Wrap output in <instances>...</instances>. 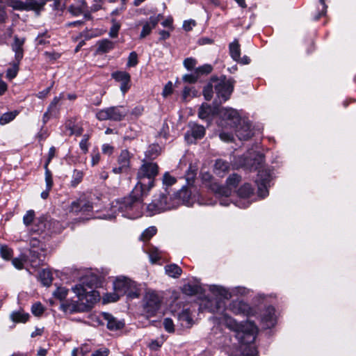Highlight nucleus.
<instances>
[{"label":"nucleus","mask_w":356,"mask_h":356,"mask_svg":"<svg viewBox=\"0 0 356 356\" xmlns=\"http://www.w3.org/2000/svg\"><path fill=\"white\" fill-rule=\"evenodd\" d=\"M210 291L216 296L213 298H206L200 304V308L207 309L209 312L220 314L219 317H212L213 323L224 324L235 333V337L241 343L240 354L236 356H256L257 350L252 346L258 331L253 322L246 321L243 323H237L234 318L225 313V302L222 298L227 299L230 295L223 287L213 285Z\"/></svg>","instance_id":"f257e3e1"},{"label":"nucleus","mask_w":356,"mask_h":356,"mask_svg":"<svg viewBox=\"0 0 356 356\" xmlns=\"http://www.w3.org/2000/svg\"><path fill=\"white\" fill-rule=\"evenodd\" d=\"M159 173V165L152 161L144 159L138 170V182L129 196L117 200L112 203L113 213H121L122 216L131 219L140 217L142 214L143 198L154 186L155 177Z\"/></svg>","instance_id":"f03ea898"},{"label":"nucleus","mask_w":356,"mask_h":356,"mask_svg":"<svg viewBox=\"0 0 356 356\" xmlns=\"http://www.w3.org/2000/svg\"><path fill=\"white\" fill-rule=\"evenodd\" d=\"M113 293H106L103 296L104 303L113 302L121 296H127L129 298H136L140 296V290L136 283L125 276H118L113 282Z\"/></svg>","instance_id":"7ed1b4c3"},{"label":"nucleus","mask_w":356,"mask_h":356,"mask_svg":"<svg viewBox=\"0 0 356 356\" xmlns=\"http://www.w3.org/2000/svg\"><path fill=\"white\" fill-rule=\"evenodd\" d=\"M264 161V156L260 153L252 155L250 158H245L244 165L252 170H258L256 183L258 186V195L261 198L268 195V187L271 179L270 171L266 168H261Z\"/></svg>","instance_id":"20e7f679"},{"label":"nucleus","mask_w":356,"mask_h":356,"mask_svg":"<svg viewBox=\"0 0 356 356\" xmlns=\"http://www.w3.org/2000/svg\"><path fill=\"white\" fill-rule=\"evenodd\" d=\"M99 282L98 276L92 274L88 275L84 277L81 283L76 284L72 290L79 300L94 304L99 299V292L95 290Z\"/></svg>","instance_id":"39448f33"},{"label":"nucleus","mask_w":356,"mask_h":356,"mask_svg":"<svg viewBox=\"0 0 356 356\" xmlns=\"http://www.w3.org/2000/svg\"><path fill=\"white\" fill-rule=\"evenodd\" d=\"M176 207L172 197L169 194L160 193L154 196L152 202L147 207V211L150 216L161 213Z\"/></svg>","instance_id":"423d86ee"},{"label":"nucleus","mask_w":356,"mask_h":356,"mask_svg":"<svg viewBox=\"0 0 356 356\" xmlns=\"http://www.w3.org/2000/svg\"><path fill=\"white\" fill-rule=\"evenodd\" d=\"M128 113L129 110L125 106H115L99 110L96 113V118L100 121H121Z\"/></svg>","instance_id":"0eeeda50"},{"label":"nucleus","mask_w":356,"mask_h":356,"mask_svg":"<svg viewBox=\"0 0 356 356\" xmlns=\"http://www.w3.org/2000/svg\"><path fill=\"white\" fill-rule=\"evenodd\" d=\"M214 89L219 99L226 102L229 99L234 90L235 81L232 79H227L225 76L220 78L213 76Z\"/></svg>","instance_id":"6e6552de"},{"label":"nucleus","mask_w":356,"mask_h":356,"mask_svg":"<svg viewBox=\"0 0 356 356\" xmlns=\"http://www.w3.org/2000/svg\"><path fill=\"white\" fill-rule=\"evenodd\" d=\"M162 299L154 291H147L143 298V310L148 317L154 316L161 307Z\"/></svg>","instance_id":"1a4fd4ad"},{"label":"nucleus","mask_w":356,"mask_h":356,"mask_svg":"<svg viewBox=\"0 0 356 356\" xmlns=\"http://www.w3.org/2000/svg\"><path fill=\"white\" fill-rule=\"evenodd\" d=\"M241 178L237 174H232L227 179L226 186H221L217 183H212L210 189L219 196L228 197L232 194V190L235 189Z\"/></svg>","instance_id":"9d476101"},{"label":"nucleus","mask_w":356,"mask_h":356,"mask_svg":"<svg viewBox=\"0 0 356 356\" xmlns=\"http://www.w3.org/2000/svg\"><path fill=\"white\" fill-rule=\"evenodd\" d=\"M228 309L236 315L250 316L254 315L253 309L247 302L241 300H235L230 302Z\"/></svg>","instance_id":"9b49d317"},{"label":"nucleus","mask_w":356,"mask_h":356,"mask_svg":"<svg viewBox=\"0 0 356 356\" xmlns=\"http://www.w3.org/2000/svg\"><path fill=\"white\" fill-rule=\"evenodd\" d=\"M235 130L236 136L239 140H248L253 135L250 122L244 119H241V122H238L236 125L233 127Z\"/></svg>","instance_id":"f8f14e48"},{"label":"nucleus","mask_w":356,"mask_h":356,"mask_svg":"<svg viewBox=\"0 0 356 356\" xmlns=\"http://www.w3.org/2000/svg\"><path fill=\"white\" fill-rule=\"evenodd\" d=\"M99 318L102 324H106L107 328L110 330H118L122 329L124 324L122 321L117 320L111 314L102 312L99 314Z\"/></svg>","instance_id":"ddd939ff"},{"label":"nucleus","mask_w":356,"mask_h":356,"mask_svg":"<svg viewBox=\"0 0 356 356\" xmlns=\"http://www.w3.org/2000/svg\"><path fill=\"white\" fill-rule=\"evenodd\" d=\"M93 304L87 303L86 301H81L78 299L75 300H67L62 305L65 312L70 313L81 312H84L87 309L91 307Z\"/></svg>","instance_id":"4468645a"},{"label":"nucleus","mask_w":356,"mask_h":356,"mask_svg":"<svg viewBox=\"0 0 356 356\" xmlns=\"http://www.w3.org/2000/svg\"><path fill=\"white\" fill-rule=\"evenodd\" d=\"M220 115L222 120L227 122V124L231 127L236 125L238 122H241L242 119L238 111L231 108H224L220 111Z\"/></svg>","instance_id":"2eb2a0df"},{"label":"nucleus","mask_w":356,"mask_h":356,"mask_svg":"<svg viewBox=\"0 0 356 356\" xmlns=\"http://www.w3.org/2000/svg\"><path fill=\"white\" fill-rule=\"evenodd\" d=\"M111 76L115 81L120 83V90L125 94L130 88L131 76L124 71H117L111 74Z\"/></svg>","instance_id":"dca6fc26"},{"label":"nucleus","mask_w":356,"mask_h":356,"mask_svg":"<svg viewBox=\"0 0 356 356\" xmlns=\"http://www.w3.org/2000/svg\"><path fill=\"white\" fill-rule=\"evenodd\" d=\"M261 321L264 328L268 329L273 327L276 323L275 308L271 306L267 307L261 314Z\"/></svg>","instance_id":"f3484780"},{"label":"nucleus","mask_w":356,"mask_h":356,"mask_svg":"<svg viewBox=\"0 0 356 356\" xmlns=\"http://www.w3.org/2000/svg\"><path fill=\"white\" fill-rule=\"evenodd\" d=\"M191 131H188L185 135V138L188 143H192V140L190 138L191 136L194 139H200L205 135V128L197 124H191L190 125Z\"/></svg>","instance_id":"a211bd4d"},{"label":"nucleus","mask_w":356,"mask_h":356,"mask_svg":"<svg viewBox=\"0 0 356 356\" xmlns=\"http://www.w3.org/2000/svg\"><path fill=\"white\" fill-rule=\"evenodd\" d=\"M25 39L18 38L17 36L14 37V42L11 45L12 50L15 52V60L17 62H20L24 56L23 45L24 44Z\"/></svg>","instance_id":"6ab92c4d"},{"label":"nucleus","mask_w":356,"mask_h":356,"mask_svg":"<svg viewBox=\"0 0 356 356\" xmlns=\"http://www.w3.org/2000/svg\"><path fill=\"white\" fill-rule=\"evenodd\" d=\"M229 162L222 159H218L215 162L213 170L216 175L223 177L225 174L229 171Z\"/></svg>","instance_id":"aec40b11"},{"label":"nucleus","mask_w":356,"mask_h":356,"mask_svg":"<svg viewBox=\"0 0 356 356\" xmlns=\"http://www.w3.org/2000/svg\"><path fill=\"white\" fill-rule=\"evenodd\" d=\"M30 262L31 263L32 266L38 267L41 265H43L44 261V255L39 253L38 250H30Z\"/></svg>","instance_id":"412c9836"},{"label":"nucleus","mask_w":356,"mask_h":356,"mask_svg":"<svg viewBox=\"0 0 356 356\" xmlns=\"http://www.w3.org/2000/svg\"><path fill=\"white\" fill-rule=\"evenodd\" d=\"M97 44V51L99 54L107 53L114 48V42L108 39L99 40Z\"/></svg>","instance_id":"4be33fe9"},{"label":"nucleus","mask_w":356,"mask_h":356,"mask_svg":"<svg viewBox=\"0 0 356 356\" xmlns=\"http://www.w3.org/2000/svg\"><path fill=\"white\" fill-rule=\"evenodd\" d=\"M161 148L159 145L153 144L149 145L145 152L146 160L152 161L155 159L161 153Z\"/></svg>","instance_id":"5701e85b"},{"label":"nucleus","mask_w":356,"mask_h":356,"mask_svg":"<svg viewBox=\"0 0 356 356\" xmlns=\"http://www.w3.org/2000/svg\"><path fill=\"white\" fill-rule=\"evenodd\" d=\"M178 320L181 323V325L185 327H189L192 325L193 319L188 309L183 310L178 316Z\"/></svg>","instance_id":"b1692460"},{"label":"nucleus","mask_w":356,"mask_h":356,"mask_svg":"<svg viewBox=\"0 0 356 356\" xmlns=\"http://www.w3.org/2000/svg\"><path fill=\"white\" fill-rule=\"evenodd\" d=\"M229 52L231 57L236 61H239L241 58L240 45L237 40H235L229 44Z\"/></svg>","instance_id":"393cba45"},{"label":"nucleus","mask_w":356,"mask_h":356,"mask_svg":"<svg viewBox=\"0 0 356 356\" xmlns=\"http://www.w3.org/2000/svg\"><path fill=\"white\" fill-rule=\"evenodd\" d=\"M254 193V189L249 184H245L238 190V195L241 199L250 197Z\"/></svg>","instance_id":"a878e982"},{"label":"nucleus","mask_w":356,"mask_h":356,"mask_svg":"<svg viewBox=\"0 0 356 356\" xmlns=\"http://www.w3.org/2000/svg\"><path fill=\"white\" fill-rule=\"evenodd\" d=\"M214 109L207 104H202L199 109L198 116L200 118L204 120L214 113Z\"/></svg>","instance_id":"bb28decb"},{"label":"nucleus","mask_w":356,"mask_h":356,"mask_svg":"<svg viewBox=\"0 0 356 356\" xmlns=\"http://www.w3.org/2000/svg\"><path fill=\"white\" fill-rule=\"evenodd\" d=\"M183 292L188 296H193L201 292L202 288L198 284H186L182 289Z\"/></svg>","instance_id":"cd10ccee"},{"label":"nucleus","mask_w":356,"mask_h":356,"mask_svg":"<svg viewBox=\"0 0 356 356\" xmlns=\"http://www.w3.org/2000/svg\"><path fill=\"white\" fill-rule=\"evenodd\" d=\"M165 270L167 275L172 277H178L182 272L181 268L175 264L165 266Z\"/></svg>","instance_id":"c85d7f7f"},{"label":"nucleus","mask_w":356,"mask_h":356,"mask_svg":"<svg viewBox=\"0 0 356 356\" xmlns=\"http://www.w3.org/2000/svg\"><path fill=\"white\" fill-rule=\"evenodd\" d=\"M118 163L129 170L130 163V154L127 150H122L118 158Z\"/></svg>","instance_id":"c756f323"},{"label":"nucleus","mask_w":356,"mask_h":356,"mask_svg":"<svg viewBox=\"0 0 356 356\" xmlns=\"http://www.w3.org/2000/svg\"><path fill=\"white\" fill-rule=\"evenodd\" d=\"M87 8V3L85 1H82L80 5L74 6L72 5L69 7V11L74 16H78L83 13H85Z\"/></svg>","instance_id":"7c9ffc66"},{"label":"nucleus","mask_w":356,"mask_h":356,"mask_svg":"<svg viewBox=\"0 0 356 356\" xmlns=\"http://www.w3.org/2000/svg\"><path fill=\"white\" fill-rule=\"evenodd\" d=\"M39 277L44 286H49L52 282V275L49 270H42L40 274Z\"/></svg>","instance_id":"2f4dec72"},{"label":"nucleus","mask_w":356,"mask_h":356,"mask_svg":"<svg viewBox=\"0 0 356 356\" xmlns=\"http://www.w3.org/2000/svg\"><path fill=\"white\" fill-rule=\"evenodd\" d=\"M18 115V111H14L3 113L0 117V124L4 125L13 120Z\"/></svg>","instance_id":"473e14b6"},{"label":"nucleus","mask_w":356,"mask_h":356,"mask_svg":"<svg viewBox=\"0 0 356 356\" xmlns=\"http://www.w3.org/2000/svg\"><path fill=\"white\" fill-rule=\"evenodd\" d=\"M156 26H153V24L151 22V20L149 19L148 21L145 22L143 24L142 31L140 34V38H145L146 36L149 35L152 32V30L154 29Z\"/></svg>","instance_id":"72a5a7b5"},{"label":"nucleus","mask_w":356,"mask_h":356,"mask_svg":"<svg viewBox=\"0 0 356 356\" xmlns=\"http://www.w3.org/2000/svg\"><path fill=\"white\" fill-rule=\"evenodd\" d=\"M213 76L211 79L209 83L204 87L203 90V95L207 100H211L213 97V89L214 88Z\"/></svg>","instance_id":"f704fd0d"},{"label":"nucleus","mask_w":356,"mask_h":356,"mask_svg":"<svg viewBox=\"0 0 356 356\" xmlns=\"http://www.w3.org/2000/svg\"><path fill=\"white\" fill-rule=\"evenodd\" d=\"M10 317L15 322L25 323L29 319V315L26 313L15 312L12 313Z\"/></svg>","instance_id":"c9c22d12"},{"label":"nucleus","mask_w":356,"mask_h":356,"mask_svg":"<svg viewBox=\"0 0 356 356\" xmlns=\"http://www.w3.org/2000/svg\"><path fill=\"white\" fill-rule=\"evenodd\" d=\"M19 63H20V62H17V60H15L13 61V63L12 64V67L7 70V72H6L7 78H8L9 79H13V78H15L17 76V72L19 71Z\"/></svg>","instance_id":"e433bc0d"},{"label":"nucleus","mask_w":356,"mask_h":356,"mask_svg":"<svg viewBox=\"0 0 356 356\" xmlns=\"http://www.w3.org/2000/svg\"><path fill=\"white\" fill-rule=\"evenodd\" d=\"M156 233V228L154 226L147 228L141 234L140 239L143 241L149 240Z\"/></svg>","instance_id":"4c0bfd02"},{"label":"nucleus","mask_w":356,"mask_h":356,"mask_svg":"<svg viewBox=\"0 0 356 356\" xmlns=\"http://www.w3.org/2000/svg\"><path fill=\"white\" fill-rule=\"evenodd\" d=\"M213 70V67L209 64H204L195 69V74L200 77L203 74H208Z\"/></svg>","instance_id":"58836bf2"},{"label":"nucleus","mask_w":356,"mask_h":356,"mask_svg":"<svg viewBox=\"0 0 356 356\" xmlns=\"http://www.w3.org/2000/svg\"><path fill=\"white\" fill-rule=\"evenodd\" d=\"M148 254L150 261L152 263H156L158 260L161 259V252L156 248H150L148 250Z\"/></svg>","instance_id":"ea45409f"},{"label":"nucleus","mask_w":356,"mask_h":356,"mask_svg":"<svg viewBox=\"0 0 356 356\" xmlns=\"http://www.w3.org/2000/svg\"><path fill=\"white\" fill-rule=\"evenodd\" d=\"M26 7V10H39L43 6L44 3H40L35 0H27L24 2Z\"/></svg>","instance_id":"a19ab883"},{"label":"nucleus","mask_w":356,"mask_h":356,"mask_svg":"<svg viewBox=\"0 0 356 356\" xmlns=\"http://www.w3.org/2000/svg\"><path fill=\"white\" fill-rule=\"evenodd\" d=\"M176 181L177 179L174 177L171 176L168 172H165L163 175L162 183L165 186H171L175 184Z\"/></svg>","instance_id":"79ce46f5"},{"label":"nucleus","mask_w":356,"mask_h":356,"mask_svg":"<svg viewBox=\"0 0 356 356\" xmlns=\"http://www.w3.org/2000/svg\"><path fill=\"white\" fill-rule=\"evenodd\" d=\"M60 97H55L48 107V112H50V115H56L58 112L57 105L60 100Z\"/></svg>","instance_id":"37998d69"},{"label":"nucleus","mask_w":356,"mask_h":356,"mask_svg":"<svg viewBox=\"0 0 356 356\" xmlns=\"http://www.w3.org/2000/svg\"><path fill=\"white\" fill-rule=\"evenodd\" d=\"M112 26L109 31V36L114 38L118 36V31L120 29V24L116 21L115 19H111Z\"/></svg>","instance_id":"c03bdc74"},{"label":"nucleus","mask_w":356,"mask_h":356,"mask_svg":"<svg viewBox=\"0 0 356 356\" xmlns=\"http://www.w3.org/2000/svg\"><path fill=\"white\" fill-rule=\"evenodd\" d=\"M68 290L65 287H57L55 291L53 293L55 298L62 300L65 299L67 295Z\"/></svg>","instance_id":"a18cd8bd"},{"label":"nucleus","mask_w":356,"mask_h":356,"mask_svg":"<svg viewBox=\"0 0 356 356\" xmlns=\"http://www.w3.org/2000/svg\"><path fill=\"white\" fill-rule=\"evenodd\" d=\"M9 6L15 10H26V4L24 2L19 0H12L9 3Z\"/></svg>","instance_id":"49530a36"},{"label":"nucleus","mask_w":356,"mask_h":356,"mask_svg":"<svg viewBox=\"0 0 356 356\" xmlns=\"http://www.w3.org/2000/svg\"><path fill=\"white\" fill-rule=\"evenodd\" d=\"M197 63V61L195 58L190 57L184 59L183 64L184 66L188 70H192L195 69V67L196 66Z\"/></svg>","instance_id":"de8ad7c7"},{"label":"nucleus","mask_w":356,"mask_h":356,"mask_svg":"<svg viewBox=\"0 0 356 356\" xmlns=\"http://www.w3.org/2000/svg\"><path fill=\"white\" fill-rule=\"evenodd\" d=\"M45 182L47 190L50 191L53 185V180L51 173L47 168V163L45 164Z\"/></svg>","instance_id":"09e8293b"},{"label":"nucleus","mask_w":356,"mask_h":356,"mask_svg":"<svg viewBox=\"0 0 356 356\" xmlns=\"http://www.w3.org/2000/svg\"><path fill=\"white\" fill-rule=\"evenodd\" d=\"M49 38V35H48L47 31L40 33L38 35V37L35 38V43L37 45L45 44L46 43L48 42L47 40Z\"/></svg>","instance_id":"8fccbe9b"},{"label":"nucleus","mask_w":356,"mask_h":356,"mask_svg":"<svg viewBox=\"0 0 356 356\" xmlns=\"http://www.w3.org/2000/svg\"><path fill=\"white\" fill-rule=\"evenodd\" d=\"M44 307L40 302H36L31 307V312L36 316L42 315V314L44 312Z\"/></svg>","instance_id":"3c124183"},{"label":"nucleus","mask_w":356,"mask_h":356,"mask_svg":"<svg viewBox=\"0 0 356 356\" xmlns=\"http://www.w3.org/2000/svg\"><path fill=\"white\" fill-rule=\"evenodd\" d=\"M99 35L97 31H84L80 33V38H83L84 41L90 40L92 38L97 37Z\"/></svg>","instance_id":"603ef678"},{"label":"nucleus","mask_w":356,"mask_h":356,"mask_svg":"<svg viewBox=\"0 0 356 356\" xmlns=\"http://www.w3.org/2000/svg\"><path fill=\"white\" fill-rule=\"evenodd\" d=\"M35 212L33 210H29L23 217V222L25 225H29L33 220Z\"/></svg>","instance_id":"864d4df0"},{"label":"nucleus","mask_w":356,"mask_h":356,"mask_svg":"<svg viewBox=\"0 0 356 356\" xmlns=\"http://www.w3.org/2000/svg\"><path fill=\"white\" fill-rule=\"evenodd\" d=\"M79 205L81 209V213L90 211L92 209V204L86 200H79Z\"/></svg>","instance_id":"5fc2aeb1"},{"label":"nucleus","mask_w":356,"mask_h":356,"mask_svg":"<svg viewBox=\"0 0 356 356\" xmlns=\"http://www.w3.org/2000/svg\"><path fill=\"white\" fill-rule=\"evenodd\" d=\"M0 254L2 258L8 260L12 257V250L6 245L0 247Z\"/></svg>","instance_id":"6e6d98bb"},{"label":"nucleus","mask_w":356,"mask_h":356,"mask_svg":"<svg viewBox=\"0 0 356 356\" xmlns=\"http://www.w3.org/2000/svg\"><path fill=\"white\" fill-rule=\"evenodd\" d=\"M163 324L165 330L167 332H168L170 333L174 332V331H175L174 323L171 318H164Z\"/></svg>","instance_id":"4d7b16f0"},{"label":"nucleus","mask_w":356,"mask_h":356,"mask_svg":"<svg viewBox=\"0 0 356 356\" xmlns=\"http://www.w3.org/2000/svg\"><path fill=\"white\" fill-rule=\"evenodd\" d=\"M88 140L89 136L88 134H85L79 143V147L84 154L87 153L88 151Z\"/></svg>","instance_id":"13d9d810"},{"label":"nucleus","mask_w":356,"mask_h":356,"mask_svg":"<svg viewBox=\"0 0 356 356\" xmlns=\"http://www.w3.org/2000/svg\"><path fill=\"white\" fill-rule=\"evenodd\" d=\"M138 63V55L135 51L130 53L128 58L127 65L129 67L136 66Z\"/></svg>","instance_id":"bf43d9fd"},{"label":"nucleus","mask_w":356,"mask_h":356,"mask_svg":"<svg viewBox=\"0 0 356 356\" xmlns=\"http://www.w3.org/2000/svg\"><path fill=\"white\" fill-rule=\"evenodd\" d=\"M83 178V172L81 171L75 170H74L73 173V180H72V184L74 186L78 184L81 182Z\"/></svg>","instance_id":"052dcab7"},{"label":"nucleus","mask_w":356,"mask_h":356,"mask_svg":"<svg viewBox=\"0 0 356 356\" xmlns=\"http://www.w3.org/2000/svg\"><path fill=\"white\" fill-rule=\"evenodd\" d=\"M199 77L195 74V72H194V74H185L183 76V80L185 82L189 83H194L197 81V79Z\"/></svg>","instance_id":"680f3d73"},{"label":"nucleus","mask_w":356,"mask_h":356,"mask_svg":"<svg viewBox=\"0 0 356 356\" xmlns=\"http://www.w3.org/2000/svg\"><path fill=\"white\" fill-rule=\"evenodd\" d=\"M163 344V341L153 340L149 343V348L152 350H158Z\"/></svg>","instance_id":"e2e57ef3"},{"label":"nucleus","mask_w":356,"mask_h":356,"mask_svg":"<svg viewBox=\"0 0 356 356\" xmlns=\"http://www.w3.org/2000/svg\"><path fill=\"white\" fill-rule=\"evenodd\" d=\"M70 210L72 212L75 213H81V209L79 205V200L74 201L72 203Z\"/></svg>","instance_id":"0e129e2a"},{"label":"nucleus","mask_w":356,"mask_h":356,"mask_svg":"<svg viewBox=\"0 0 356 356\" xmlns=\"http://www.w3.org/2000/svg\"><path fill=\"white\" fill-rule=\"evenodd\" d=\"M195 26V22L194 20H186L183 23V29L186 31L192 30L193 27Z\"/></svg>","instance_id":"69168bd1"},{"label":"nucleus","mask_w":356,"mask_h":356,"mask_svg":"<svg viewBox=\"0 0 356 356\" xmlns=\"http://www.w3.org/2000/svg\"><path fill=\"white\" fill-rule=\"evenodd\" d=\"M172 83L171 81H169L165 86L162 94L164 97H167V96L170 95V94H172Z\"/></svg>","instance_id":"338daca9"},{"label":"nucleus","mask_w":356,"mask_h":356,"mask_svg":"<svg viewBox=\"0 0 356 356\" xmlns=\"http://www.w3.org/2000/svg\"><path fill=\"white\" fill-rule=\"evenodd\" d=\"M109 353L108 349L106 348H100L99 350H95L91 356H108Z\"/></svg>","instance_id":"774afa93"}]
</instances>
